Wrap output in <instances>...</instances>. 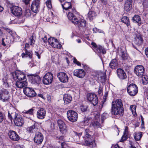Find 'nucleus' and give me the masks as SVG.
Here are the masks:
<instances>
[{
	"label": "nucleus",
	"mask_w": 148,
	"mask_h": 148,
	"mask_svg": "<svg viewBox=\"0 0 148 148\" xmlns=\"http://www.w3.org/2000/svg\"><path fill=\"white\" fill-rule=\"evenodd\" d=\"M53 75L51 72L47 73L44 76L42 82L45 85H49L51 84L53 79Z\"/></svg>",
	"instance_id": "5"
},
{
	"label": "nucleus",
	"mask_w": 148,
	"mask_h": 148,
	"mask_svg": "<svg viewBox=\"0 0 148 148\" xmlns=\"http://www.w3.org/2000/svg\"><path fill=\"white\" fill-rule=\"evenodd\" d=\"M63 98L64 103L66 104H68L70 103L72 100L71 95L68 94H65Z\"/></svg>",
	"instance_id": "31"
},
{
	"label": "nucleus",
	"mask_w": 148,
	"mask_h": 148,
	"mask_svg": "<svg viewBox=\"0 0 148 148\" xmlns=\"http://www.w3.org/2000/svg\"><path fill=\"white\" fill-rule=\"evenodd\" d=\"M134 22L138 23V25H140L141 23V21L140 17L138 15H135L132 18Z\"/></svg>",
	"instance_id": "35"
},
{
	"label": "nucleus",
	"mask_w": 148,
	"mask_h": 148,
	"mask_svg": "<svg viewBox=\"0 0 148 148\" xmlns=\"http://www.w3.org/2000/svg\"><path fill=\"white\" fill-rule=\"evenodd\" d=\"M136 108V106L134 105H131L130 106V108L132 111L133 112L135 111Z\"/></svg>",
	"instance_id": "52"
},
{
	"label": "nucleus",
	"mask_w": 148,
	"mask_h": 148,
	"mask_svg": "<svg viewBox=\"0 0 148 148\" xmlns=\"http://www.w3.org/2000/svg\"><path fill=\"white\" fill-rule=\"evenodd\" d=\"M43 138V136L41 133L37 132L36 133L34 138V141L37 144H40L42 142Z\"/></svg>",
	"instance_id": "12"
},
{
	"label": "nucleus",
	"mask_w": 148,
	"mask_h": 148,
	"mask_svg": "<svg viewBox=\"0 0 148 148\" xmlns=\"http://www.w3.org/2000/svg\"><path fill=\"white\" fill-rule=\"evenodd\" d=\"M138 88L135 84H131L127 87V91L129 94L132 96L135 95L138 92Z\"/></svg>",
	"instance_id": "3"
},
{
	"label": "nucleus",
	"mask_w": 148,
	"mask_h": 148,
	"mask_svg": "<svg viewBox=\"0 0 148 148\" xmlns=\"http://www.w3.org/2000/svg\"><path fill=\"white\" fill-rule=\"evenodd\" d=\"M71 12H72L69 11L68 12L67 15L68 18L74 25L78 24L79 23V19Z\"/></svg>",
	"instance_id": "13"
},
{
	"label": "nucleus",
	"mask_w": 148,
	"mask_h": 148,
	"mask_svg": "<svg viewBox=\"0 0 148 148\" xmlns=\"http://www.w3.org/2000/svg\"><path fill=\"white\" fill-rule=\"evenodd\" d=\"M95 16V13L93 11H89L88 14V16L90 20H92Z\"/></svg>",
	"instance_id": "41"
},
{
	"label": "nucleus",
	"mask_w": 148,
	"mask_h": 148,
	"mask_svg": "<svg viewBox=\"0 0 148 148\" xmlns=\"http://www.w3.org/2000/svg\"><path fill=\"white\" fill-rule=\"evenodd\" d=\"M14 122L16 126H21L23 125L24 121L23 119L19 115L14 119Z\"/></svg>",
	"instance_id": "21"
},
{
	"label": "nucleus",
	"mask_w": 148,
	"mask_h": 148,
	"mask_svg": "<svg viewBox=\"0 0 148 148\" xmlns=\"http://www.w3.org/2000/svg\"><path fill=\"white\" fill-rule=\"evenodd\" d=\"M35 54L38 57V59L40 58V55L38 52L35 51Z\"/></svg>",
	"instance_id": "60"
},
{
	"label": "nucleus",
	"mask_w": 148,
	"mask_h": 148,
	"mask_svg": "<svg viewBox=\"0 0 148 148\" xmlns=\"http://www.w3.org/2000/svg\"><path fill=\"white\" fill-rule=\"evenodd\" d=\"M4 118V114L1 112H0V123L2 122Z\"/></svg>",
	"instance_id": "49"
},
{
	"label": "nucleus",
	"mask_w": 148,
	"mask_h": 148,
	"mask_svg": "<svg viewBox=\"0 0 148 148\" xmlns=\"http://www.w3.org/2000/svg\"><path fill=\"white\" fill-rule=\"evenodd\" d=\"M132 0H127L124 4V8L127 11H129L131 9L132 6Z\"/></svg>",
	"instance_id": "25"
},
{
	"label": "nucleus",
	"mask_w": 148,
	"mask_h": 148,
	"mask_svg": "<svg viewBox=\"0 0 148 148\" xmlns=\"http://www.w3.org/2000/svg\"><path fill=\"white\" fill-rule=\"evenodd\" d=\"M12 81L11 79L8 78H4L3 79V87L5 88H9L10 85Z\"/></svg>",
	"instance_id": "28"
},
{
	"label": "nucleus",
	"mask_w": 148,
	"mask_h": 148,
	"mask_svg": "<svg viewBox=\"0 0 148 148\" xmlns=\"http://www.w3.org/2000/svg\"><path fill=\"white\" fill-rule=\"evenodd\" d=\"M67 116L68 120L72 122L77 121L78 118V114L75 111L69 110L67 112Z\"/></svg>",
	"instance_id": "4"
},
{
	"label": "nucleus",
	"mask_w": 148,
	"mask_h": 148,
	"mask_svg": "<svg viewBox=\"0 0 148 148\" xmlns=\"http://www.w3.org/2000/svg\"><path fill=\"white\" fill-rule=\"evenodd\" d=\"M51 17L52 18V20L53 21L56 20L57 19L56 16L53 14V12H51Z\"/></svg>",
	"instance_id": "50"
},
{
	"label": "nucleus",
	"mask_w": 148,
	"mask_h": 148,
	"mask_svg": "<svg viewBox=\"0 0 148 148\" xmlns=\"http://www.w3.org/2000/svg\"><path fill=\"white\" fill-rule=\"evenodd\" d=\"M57 124L59 127L60 132L62 134H65L67 131V128L66 124L62 120H58Z\"/></svg>",
	"instance_id": "8"
},
{
	"label": "nucleus",
	"mask_w": 148,
	"mask_h": 148,
	"mask_svg": "<svg viewBox=\"0 0 148 148\" xmlns=\"http://www.w3.org/2000/svg\"><path fill=\"white\" fill-rule=\"evenodd\" d=\"M16 36V34L14 32L10 33L7 37V42L9 43L13 42L14 41Z\"/></svg>",
	"instance_id": "24"
},
{
	"label": "nucleus",
	"mask_w": 148,
	"mask_h": 148,
	"mask_svg": "<svg viewBox=\"0 0 148 148\" xmlns=\"http://www.w3.org/2000/svg\"><path fill=\"white\" fill-rule=\"evenodd\" d=\"M91 45H92L93 47H95L97 49V48L98 46H97V45H96V44L95 43L92 42L91 43Z\"/></svg>",
	"instance_id": "63"
},
{
	"label": "nucleus",
	"mask_w": 148,
	"mask_h": 148,
	"mask_svg": "<svg viewBox=\"0 0 148 148\" xmlns=\"http://www.w3.org/2000/svg\"><path fill=\"white\" fill-rule=\"evenodd\" d=\"M14 110L12 111H9L8 112V117L11 121L13 119H15L16 117H17V116L19 115L16 113L14 110Z\"/></svg>",
	"instance_id": "26"
},
{
	"label": "nucleus",
	"mask_w": 148,
	"mask_h": 148,
	"mask_svg": "<svg viewBox=\"0 0 148 148\" xmlns=\"http://www.w3.org/2000/svg\"><path fill=\"white\" fill-rule=\"evenodd\" d=\"M145 53L146 56L148 57V47L145 49Z\"/></svg>",
	"instance_id": "64"
},
{
	"label": "nucleus",
	"mask_w": 148,
	"mask_h": 148,
	"mask_svg": "<svg viewBox=\"0 0 148 148\" xmlns=\"http://www.w3.org/2000/svg\"><path fill=\"white\" fill-rule=\"evenodd\" d=\"M86 25V21L83 19H80L79 20L78 23L76 25H77L79 28H82L84 27Z\"/></svg>",
	"instance_id": "34"
},
{
	"label": "nucleus",
	"mask_w": 148,
	"mask_h": 148,
	"mask_svg": "<svg viewBox=\"0 0 148 148\" xmlns=\"http://www.w3.org/2000/svg\"><path fill=\"white\" fill-rule=\"evenodd\" d=\"M91 125L93 126L94 127H99L100 126V124L97 121H95L92 122L91 124Z\"/></svg>",
	"instance_id": "46"
},
{
	"label": "nucleus",
	"mask_w": 148,
	"mask_h": 148,
	"mask_svg": "<svg viewBox=\"0 0 148 148\" xmlns=\"http://www.w3.org/2000/svg\"><path fill=\"white\" fill-rule=\"evenodd\" d=\"M142 136V132H140L135 134L134 135V138L136 140H139Z\"/></svg>",
	"instance_id": "42"
},
{
	"label": "nucleus",
	"mask_w": 148,
	"mask_h": 148,
	"mask_svg": "<svg viewBox=\"0 0 148 148\" xmlns=\"http://www.w3.org/2000/svg\"><path fill=\"white\" fill-rule=\"evenodd\" d=\"M25 53H22L21 54V56L23 58L29 57L31 59L32 58V51H28L27 50H25Z\"/></svg>",
	"instance_id": "33"
},
{
	"label": "nucleus",
	"mask_w": 148,
	"mask_h": 148,
	"mask_svg": "<svg viewBox=\"0 0 148 148\" xmlns=\"http://www.w3.org/2000/svg\"><path fill=\"white\" fill-rule=\"evenodd\" d=\"M15 75L18 80H26L25 73L20 70H16L15 72Z\"/></svg>",
	"instance_id": "19"
},
{
	"label": "nucleus",
	"mask_w": 148,
	"mask_h": 148,
	"mask_svg": "<svg viewBox=\"0 0 148 148\" xmlns=\"http://www.w3.org/2000/svg\"><path fill=\"white\" fill-rule=\"evenodd\" d=\"M117 76L121 80H123L126 78L127 76L125 71L121 69H118L116 70Z\"/></svg>",
	"instance_id": "18"
},
{
	"label": "nucleus",
	"mask_w": 148,
	"mask_h": 148,
	"mask_svg": "<svg viewBox=\"0 0 148 148\" xmlns=\"http://www.w3.org/2000/svg\"><path fill=\"white\" fill-rule=\"evenodd\" d=\"M34 110V108H32L27 111L25 110L22 112V113L24 116L27 118H29L30 117V116L33 115Z\"/></svg>",
	"instance_id": "27"
},
{
	"label": "nucleus",
	"mask_w": 148,
	"mask_h": 148,
	"mask_svg": "<svg viewBox=\"0 0 148 148\" xmlns=\"http://www.w3.org/2000/svg\"><path fill=\"white\" fill-rule=\"evenodd\" d=\"M143 40L141 36L139 34H138L135 37L134 42L138 46H140L143 43Z\"/></svg>",
	"instance_id": "29"
},
{
	"label": "nucleus",
	"mask_w": 148,
	"mask_h": 148,
	"mask_svg": "<svg viewBox=\"0 0 148 148\" xmlns=\"http://www.w3.org/2000/svg\"><path fill=\"white\" fill-rule=\"evenodd\" d=\"M96 50L98 53H102L103 54L106 53V51L102 47L99 46L97 48Z\"/></svg>",
	"instance_id": "40"
},
{
	"label": "nucleus",
	"mask_w": 148,
	"mask_h": 148,
	"mask_svg": "<svg viewBox=\"0 0 148 148\" xmlns=\"http://www.w3.org/2000/svg\"><path fill=\"white\" fill-rule=\"evenodd\" d=\"M29 45L28 44L26 43L25 44L24 50L25 51V50H27V49L29 48Z\"/></svg>",
	"instance_id": "59"
},
{
	"label": "nucleus",
	"mask_w": 148,
	"mask_h": 148,
	"mask_svg": "<svg viewBox=\"0 0 148 148\" xmlns=\"http://www.w3.org/2000/svg\"><path fill=\"white\" fill-rule=\"evenodd\" d=\"M74 134L75 135L73 136V138L74 140V141L76 142H78L79 140V137L82 135V133H77L74 132Z\"/></svg>",
	"instance_id": "36"
},
{
	"label": "nucleus",
	"mask_w": 148,
	"mask_h": 148,
	"mask_svg": "<svg viewBox=\"0 0 148 148\" xmlns=\"http://www.w3.org/2000/svg\"><path fill=\"white\" fill-rule=\"evenodd\" d=\"M37 125L36 124L34 123L32 126L28 127L27 129V131L29 132H35L37 129L36 127Z\"/></svg>",
	"instance_id": "37"
},
{
	"label": "nucleus",
	"mask_w": 148,
	"mask_h": 148,
	"mask_svg": "<svg viewBox=\"0 0 148 148\" xmlns=\"http://www.w3.org/2000/svg\"><path fill=\"white\" fill-rule=\"evenodd\" d=\"M4 35V34L2 30L0 29V39L2 38Z\"/></svg>",
	"instance_id": "56"
},
{
	"label": "nucleus",
	"mask_w": 148,
	"mask_h": 148,
	"mask_svg": "<svg viewBox=\"0 0 148 148\" xmlns=\"http://www.w3.org/2000/svg\"><path fill=\"white\" fill-rule=\"evenodd\" d=\"M144 77H142V82L143 84H148V77L147 76L144 75L143 76Z\"/></svg>",
	"instance_id": "43"
},
{
	"label": "nucleus",
	"mask_w": 148,
	"mask_h": 148,
	"mask_svg": "<svg viewBox=\"0 0 148 148\" xmlns=\"http://www.w3.org/2000/svg\"><path fill=\"white\" fill-rule=\"evenodd\" d=\"M8 135L10 138L12 140L16 141L19 139V136L16 133L13 131H10L8 133Z\"/></svg>",
	"instance_id": "22"
},
{
	"label": "nucleus",
	"mask_w": 148,
	"mask_h": 148,
	"mask_svg": "<svg viewBox=\"0 0 148 148\" xmlns=\"http://www.w3.org/2000/svg\"><path fill=\"white\" fill-rule=\"evenodd\" d=\"M5 29L7 32H8L10 34V33H14V32H12L11 29L8 28H5Z\"/></svg>",
	"instance_id": "55"
},
{
	"label": "nucleus",
	"mask_w": 148,
	"mask_h": 148,
	"mask_svg": "<svg viewBox=\"0 0 148 148\" xmlns=\"http://www.w3.org/2000/svg\"><path fill=\"white\" fill-rule=\"evenodd\" d=\"M62 5L63 9L66 10H69L72 12H76L74 9L72 8L71 3L70 2H66L64 4H62Z\"/></svg>",
	"instance_id": "17"
},
{
	"label": "nucleus",
	"mask_w": 148,
	"mask_h": 148,
	"mask_svg": "<svg viewBox=\"0 0 148 148\" xmlns=\"http://www.w3.org/2000/svg\"><path fill=\"white\" fill-rule=\"evenodd\" d=\"M85 72L82 69L75 70L73 73V75L79 78H82L85 75Z\"/></svg>",
	"instance_id": "16"
},
{
	"label": "nucleus",
	"mask_w": 148,
	"mask_h": 148,
	"mask_svg": "<svg viewBox=\"0 0 148 148\" xmlns=\"http://www.w3.org/2000/svg\"><path fill=\"white\" fill-rule=\"evenodd\" d=\"M29 40H30V42L31 43V44H32L34 43L35 42V40L33 39L32 36L30 38Z\"/></svg>",
	"instance_id": "58"
},
{
	"label": "nucleus",
	"mask_w": 148,
	"mask_h": 148,
	"mask_svg": "<svg viewBox=\"0 0 148 148\" xmlns=\"http://www.w3.org/2000/svg\"><path fill=\"white\" fill-rule=\"evenodd\" d=\"M48 42L49 44L54 48H60L61 45L60 44L58 40L53 37H51L48 39Z\"/></svg>",
	"instance_id": "10"
},
{
	"label": "nucleus",
	"mask_w": 148,
	"mask_h": 148,
	"mask_svg": "<svg viewBox=\"0 0 148 148\" xmlns=\"http://www.w3.org/2000/svg\"><path fill=\"white\" fill-rule=\"evenodd\" d=\"M88 108V107L87 106L84 105H82L80 107V110L83 112L86 111Z\"/></svg>",
	"instance_id": "45"
},
{
	"label": "nucleus",
	"mask_w": 148,
	"mask_h": 148,
	"mask_svg": "<svg viewBox=\"0 0 148 148\" xmlns=\"http://www.w3.org/2000/svg\"><path fill=\"white\" fill-rule=\"evenodd\" d=\"M46 115V111L44 109L41 108L39 109L37 112V117L40 119L44 118Z\"/></svg>",
	"instance_id": "20"
},
{
	"label": "nucleus",
	"mask_w": 148,
	"mask_h": 148,
	"mask_svg": "<svg viewBox=\"0 0 148 148\" xmlns=\"http://www.w3.org/2000/svg\"><path fill=\"white\" fill-rule=\"evenodd\" d=\"M123 105L121 100L119 99L112 102V114L114 115H123Z\"/></svg>",
	"instance_id": "1"
},
{
	"label": "nucleus",
	"mask_w": 148,
	"mask_h": 148,
	"mask_svg": "<svg viewBox=\"0 0 148 148\" xmlns=\"http://www.w3.org/2000/svg\"><path fill=\"white\" fill-rule=\"evenodd\" d=\"M57 76L60 81L62 82H66L68 81V77L66 74L65 73L62 72L59 73L58 74Z\"/></svg>",
	"instance_id": "15"
},
{
	"label": "nucleus",
	"mask_w": 148,
	"mask_h": 148,
	"mask_svg": "<svg viewBox=\"0 0 148 148\" xmlns=\"http://www.w3.org/2000/svg\"><path fill=\"white\" fill-rule=\"evenodd\" d=\"M26 80H23L22 82L17 81L16 83V87L19 88H22L26 86L27 85Z\"/></svg>",
	"instance_id": "32"
},
{
	"label": "nucleus",
	"mask_w": 148,
	"mask_h": 148,
	"mask_svg": "<svg viewBox=\"0 0 148 148\" xmlns=\"http://www.w3.org/2000/svg\"><path fill=\"white\" fill-rule=\"evenodd\" d=\"M24 94L27 96L30 97H34L36 95V93L32 88L29 87H26L23 89Z\"/></svg>",
	"instance_id": "11"
},
{
	"label": "nucleus",
	"mask_w": 148,
	"mask_h": 148,
	"mask_svg": "<svg viewBox=\"0 0 148 148\" xmlns=\"http://www.w3.org/2000/svg\"><path fill=\"white\" fill-rule=\"evenodd\" d=\"M134 73L139 77H142L145 74L144 67L141 65H137L134 69Z\"/></svg>",
	"instance_id": "7"
},
{
	"label": "nucleus",
	"mask_w": 148,
	"mask_h": 148,
	"mask_svg": "<svg viewBox=\"0 0 148 148\" xmlns=\"http://www.w3.org/2000/svg\"><path fill=\"white\" fill-rule=\"evenodd\" d=\"M40 1L41 0H34L32 3V4L40 8V5L41 3Z\"/></svg>",
	"instance_id": "44"
},
{
	"label": "nucleus",
	"mask_w": 148,
	"mask_h": 148,
	"mask_svg": "<svg viewBox=\"0 0 148 148\" xmlns=\"http://www.w3.org/2000/svg\"><path fill=\"white\" fill-rule=\"evenodd\" d=\"M42 40H41V42H42V43L43 42L45 43L47 42V39L46 36H45L44 38H42Z\"/></svg>",
	"instance_id": "54"
},
{
	"label": "nucleus",
	"mask_w": 148,
	"mask_h": 148,
	"mask_svg": "<svg viewBox=\"0 0 148 148\" xmlns=\"http://www.w3.org/2000/svg\"><path fill=\"white\" fill-rule=\"evenodd\" d=\"M87 99L94 106H95L97 104L98 102V98L97 95L94 94H88L87 95Z\"/></svg>",
	"instance_id": "9"
},
{
	"label": "nucleus",
	"mask_w": 148,
	"mask_h": 148,
	"mask_svg": "<svg viewBox=\"0 0 148 148\" xmlns=\"http://www.w3.org/2000/svg\"><path fill=\"white\" fill-rule=\"evenodd\" d=\"M25 15L27 16H29L31 15V13L30 10L27 9L26 10L25 12Z\"/></svg>",
	"instance_id": "48"
},
{
	"label": "nucleus",
	"mask_w": 148,
	"mask_h": 148,
	"mask_svg": "<svg viewBox=\"0 0 148 148\" xmlns=\"http://www.w3.org/2000/svg\"><path fill=\"white\" fill-rule=\"evenodd\" d=\"M128 128L127 127H125L124 133L127 134L128 133Z\"/></svg>",
	"instance_id": "61"
},
{
	"label": "nucleus",
	"mask_w": 148,
	"mask_h": 148,
	"mask_svg": "<svg viewBox=\"0 0 148 148\" xmlns=\"http://www.w3.org/2000/svg\"><path fill=\"white\" fill-rule=\"evenodd\" d=\"M11 11L12 14L16 16H20L22 13L21 8L17 6H13Z\"/></svg>",
	"instance_id": "14"
},
{
	"label": "nucleus",
	"mask_w": 148,
	"mask_h": 148,
	"mask_svg": "<svg viewBox=\"0 0 148 148\" xmlns=\"http://www.w3.org/2000/svg\"><path fill=\"white\" fill-rule=\"evenodd\" d=\"M9 93V92L6 89L0 90V100L4 102L7 101L10 97Z\"/></svg>",
	"instance_id": "6"
},
{
	"label": "nucleus",
	"mask_w": 148,
	"mask_h": 148,
	"mask_svg": "<svg viewBox=\"0 0 148 148\" xmlns=\"http://www.w3.org/2000/svg\"><path fill=\"white\" fill-rule=\"evenodd\" d=\"M102 91V88L101 87L99 86L98 91V93L99 94H101Z\"/></svg>",
	"instance_id": "57"
},
{
	"label": "nucleus",
	"mask_w": 148,
	"mask_h": 148,
	"mask_svg": "<svg viewBox=\"0 0 148 148\" xmlns=\"http://www.w3.org/2000/svg\"><path fill=\"white\" fill-rule=\"evenodd\" d=\"M31 8L32 12L34 13H37L39 12L40 7L32 4Z\"/></svg>",
	"instance_id": "39"
},
{
	"label": "nucleus",
	"mask_w": 148,
	"mask_h": 148,
	"mask_svg": "<svg viewBox=\"0 0 148 148\" xmlns=\"http://www.w3.org/2000/svg\"><path fill=\"white\" fill-rule=\"evenodd\" d=\"M23 1L24 2L26 5L28 4L29 3V0H23Z\"/></svg>",
	"instance_id": "62"
},
{
	"label": "nucleus",
	"mask_w": 148,
	"mask_h": 148,
	"mask_svg": "<svg viewBox=\"0 0 148 148\" xmlns=\"http://www.w3.org/2000/svg\"><path fill=\"white\" fill-rule=\"evenodd\" d=\"M118 63L116 59L112 60L109 64L110 67L112 69H115L118 67Z\"/></svg>",
	"instance_id": "30"
},
{
	"label": "nucleus",
	"mask_w": 148,
	"mask_h": 148,
	"mask_svg": "<svg viewBox=\"0 0 148 148\" xmlns=\"http://www.w3.org/2000/svg\"><path fill=\"white\" fill-rule=\"evenodd\" d=\"M47 7L49 8H52L51 2V0H47L46 2Z\"/></svg>",
	"instance_id": "47"
},
{
	"label": "nucleus",
	"mask_w": 148,
	"mask_h": 148,
	"mask_svg": "<svg viewBox=\"0 0 148 148\" xmlns=\"http://www.w3.org/2000/svg\"><path fill=\"white\" fill-rule=\"evenodd\" d=\"M89 129H86L85 131V136L83 137L84 138V141H80L79 144L82 145H85L88 146L90 147H95L96 144L94 141V138L88 134Z\"/></svg>",
	"instance_id": "2"
},
{
	"label": "nucleus",
	"mask_w": 148,
	"mask_h": 148,
	"mask_svg": "<svg viewBox=\"0 0 148 148\" xmlns=\"http://www.w3.org/2000/svg\"><path fill=\"white\" fill-rule=\"evenodd\" d=\"M73 62L75 64L78 66H81V64L79 62L77 61L76 59L75 58H74Z\"/></svg>",
	"instance_id": "51"
},
{
	"label": "nucleus",
	"mask_w": 148,
	"mask_h": 148,
	"mask_svg": "<svg viewBox=\"0 0 148 148\" xmlns=\"http://www.w3.org/2000/svg\"><path fill=\"white\" fill-rule=\"evenodd\" d=\"M121 21L125 24L127 26L130 25V22L129 18L126 16H123L121 19Z\"/></svg>",
	"instance_id": "38"
},
{
	"label": "nucleus",
	"mask_w": 148,
	"mask_h": 148,
	"mask_svg": "<svg viewBox=\"0 0 148 148\" xmlns=\"http://www.w3.org/2000/svg\"><path fill=\"white\" fill-rule=\"evenodd\" d=\"M30 78L31 82L33 84H38L40 82V78L39 76L36 75H31Z\"/></svg>",
	"instance_id": "23"
},
{
	"label": "nucleus",
	"mask_w": 148,
	"mask_h": 148,
	"mask_svg": "<svg viewBox=\"0 0 148 148\" xmlns=\"http://www.w3.org/2000/svg\"><path fill=\"white\" fill-rule=\"evenodd\" d=\"M143 6L147 7L148 6V0H145L143 3Z\"/></svg>",
	"instance_id": "53"
}]
</instances>
